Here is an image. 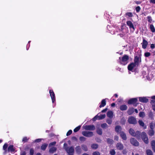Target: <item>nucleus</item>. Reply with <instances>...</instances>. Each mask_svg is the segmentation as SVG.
I'll return each instance as SVG.
<instances>
[{
    "label": "nucleus",
    "instance_id": "obj_1",
    "mask_svg": "<svg viewBox=\"0 0 155 155\" xmlns=\"http://www.w3.org/2000/svg\"><path fill=\"white\" fill-rule=\"evenodd\" d=\"M119 63L121 64L125 65L128 62L129 56L127 55H124L121 58L119 57Z\"/></svg>",
    "mask_w": 155,
    "mask_h": 155
},
{
    "label": "nucleus",
    "instance_id": "obj_2",
    "mask_svg": "<svg viewBox=\"0 0 155 155\" xmlns=\"http://www.w3.org/2000/svg\"><path fill=\"white\" fill-rule=\"evenodd\" d=\"M130 134L132 136L136 137L137 138L140 137L139 135L140 134V132L139 131H137L135 132L134 130L132 128L130 129L129 130Z\"/></svg>",
    "mask_w": 155,
    "mask_h": 155
},
{
    "label": "nucleus",
    "instance_id": "obj_3",
    "mask_svg": "<svg viewBox=\"0 0 155 155\" xmlns=\"http://www.w3.org/2000/svg\"><path fill=\"white\" fill-rule=\"evenodd\" d=\"M82 134L84 136L89 137H91L94 135L93 133L92 132L86 131H82Z\"/></svg>",
    "mask_w": 155,
    "mask_h": 155
},
{
    "label": "nucleus",
    "instance_id": "obj_4",
    "mask_svg": "<svg viewBox=\"0 0 155 155\" xmlns=\"http://www.w3.org/2000/svg\"><path fill=\"white\" fill-rule=\"evenodd\" d=\"M66 151L68 154V155H73L74 152V149L73 147L71 146L69 148H66Z\"/></svg>",
    "mask_w": 155,
    "mask_h": 155
},
{
    "label": "nucleus",
    "instance_id": "obj_5",
    "mask_svg": "<svg viewBox=\"0 0 155 155\" xmlns=\"http://www.w3.org/2000/svg\"><path fill=\"white\" fill-rule=\"evenodd\" d=\"M141 136L144 142L146 144L148 143L149 141L148 138L145 132H143L141 134Z\"/></svg>",
    "mask_w": 155,
    "mask_h": 155
},
{
    "label": "nucleus",
    "instance_id": "obj_6",
    "mask_svg": "<svg viewBox=\"0 0 155 155\" xmlns=\"http://www.w3.org/2000/svg\"><path fill=\"white\" fill-rule=\"evenodd\" d=\"M84 129L87 130H94L95 127L94 125H86L83 126Z\"/></svg>",
    "mask_w": 155,
    "mask_h": 155
},
{
    "label": "nucleus",
    "instance_id": "obj_7",
    "mask_svg": "<svg viewBox=\"0 0 155 155\" xmlns=\"http://www.w3.org/2000/svg\"><path fill=\"white\" fill-rule=\"evenodd\" d=\"M128 122L130 124H135L137 123L136 118L132 116L129 118Z\"/></svg>",
    "mask_w": 155,
    "mask_h": 155
},
{
    "label": "nucleus",
    "instance_id": "obj_8",
    "mask_svg": "<svg viewBox=\"0 0 155 155\" xmlns=\"http://www.w3.org/2000/svg\"><path fill=\"white\" fill-rule=\"evenodd\" d=\"M49 93L51 98L52 102L53 103H54L55 101V97L53 91L52 90H50Z\"/></svg>",
    "mask_w": 155,
    "mask_h": 155
},
{
    "label": "nucleus",
    "instance_id": "obj_9",
    "mask_svg": "<svg viewBox=\"0 0 155 155\" xmlns=\"http://www.w3.org/2000/svg\"><path fill=\"white\" fill-rule=\"evenodd\" d=\"M127 25L129 27L131 30L134 31L135 30V28L132 23L130 21H127L126 22Z\"/></svg>",
    "mask_w": 155,
    "mask_h": 155
},
{
    "label": "nucleus",
    "instance_id": "obj_10",
    "mask_svg": "<svg viewBox=\"0 0 155 155\" xmlns=\"http://www.w3.org/2000/svg\"><path fill=\"white\" fill-rule=\"evenodd\" d=\"M131 143L134 146H137L139 145V143L137 140L134 138H131L130 139Z\"/></svg>",
    "mask_w": 155,
    "mask_h": 155
},
{
    "label": "nucleus",
    "instance_id": "obj_11",
    "mask_svg": "<svg viewBox=\"0 0 155 155\" xmlns=\"http://www.w3.org/2000/svg\"><path fill=\"white\" fill-rule=\"evenodd\" d=\"M116 147L119 150H122L124 148L123 144L120 143H117Z\"/></svg>",
    "mask_w": 155,
    "mask_h": 155
},
{
    "label": "nucleus",
    "instance_id": "obj_12",
    "mask_svg": "<svg viewBox=\"0 0 155 155\" xmlns=\"http://www.w3.org/2000/svg\"><path fill=\"white\" fill-rule=\"evenodd\" d=\"M136 64L134 63H132L128 65V69L130 71H131L136 66Z\"/></svg>",
    "mask_w": 155,
    "mask_h": 155
},
{
    "label": "nucleus",
    "instance_id": "obj_13",
    "mask_svg": "<svg viewBox=\"0 0 155 155\" xmlns=\"http://www.w3.org/2000/svg\"><path fill=\"white\" fill-rule=\"evenodd\" d=\"M15 149L14 148V146L13 145H10L8 148V152H13L15 151Z\"/></svg>",
    "mask_w": 155,
    "mask_h": 155
},
{
    "label": "nucleus",
    "instance_id": "obj_14",
    "mask_svg": "<svg viewBox=\"0 0 155 155\" xmlns=\"http://www.w3.org/2000/svg\"><path fill=\"white\" fill-rule=\"evenodd\" d=\"M137 99L136 98H132L128 101V103L129 104H134L137 102Z\"/></svg>",
    "mask_w": 155,
    "mask_h": 155
},
{
    "label": "nucleus",
    "instance_id": "obj_15",
    "mask_svg": "<svg viewBox=\"0 0 155 155\" xmlns=\"http://www.w3.org/2000/svg\"><path fill=\"white\" fill-rule=\"evenodd\" d=\"M148 42L145 39H143V42L142 43V48L144 49H145L148 45Z\"/></svg>",
    "mask_w": 155,
    "mask_h": 155
},
{
    "label": "nucleus",
    "instance_id": "obj_16",
    "mask_svg": "<svg viewBox=\"0 0 155 155\" xmlns=\"http://www.w3.org/2000/svg\"><path fill=\"white\" fill-rule=\"evenodd\" d=\"M107 116L110 119L112 118L114 116L113 112L111 111H108L107 113Z\"/></svg>",
    "mask_w": 155,
    "mask_h": 155
},
{
    "label": "nucleus",
    "instance_id": "obj_17",
    "mask_svg": "<svg viewBox=\"0 0 155 155\" xmlns=\"http://www.w3.org/2000/svg\"><path fill=\"white\" fill-rule=\"evenodd\" d=\"M139 98L140 101L141 102L147 103L148 101V99L145 97H140Z\"/></svg>",
    "mask_w": 155,
    "mask_h": 155
},
{
    "label": "nucleus",
    "instance_id": "obj_18",
    "mask_svg": "<svg viewBox=\"0 0 155 155\" xmlns=\"http://www.w3.org/2000/svg\"><path fill=\"white\" fill-rule=\"evenodd\" d=\"M57 150V148L55 147H52L49 149V152L50 153H53Z\"/></svg>",
    "mask_w": 155,
    "mask_h": 155
},
{
    "label": "nucleus",
    "instance_id": "obj_19",
    "mask_svg": "<svg viewBox=\"0 0 155 155\" xmlns=\"http://www.w3.org/2000/svg\"><path fill=\"white\" fill-rule=\"evenodd\" d=\"M120 136L123 140H125L127 139L126 134L124 132H120Z\"/></svg>",
    "mask_w": 155,
    "mask_h": 155
},
{
    "label": "nucleus",
    "instance_id": "obj_20",
    "mask_svg": "<svg viewBox=\"0 0 155 155\" xmlns=\"http://www.w3.org/2000/svg\"><path fill=\"white\" fill-rule=\"evenodd\" d=\"M106 104V101L105 99H103L101 101L99 107L101 108L104 106Z\"/></svg>",
    "mask_w": 155,
    "mask_h": 155
},
{
    "label": "nucleus",
    "instance_id": "obj_21",
    "mask_svg": "<svg viewBox=\"0 0 155 155\" xmlns=\"http://www.w3.org/2000/svg\"><path fill=\"white\" fill-rule=\"evenodd\" d=\"M76 151L77 153H80L81 152V149L80 146H76L75 148Z\"/></svg>",
    "mask_w": 155,
    "mask_h": 155
},
{
    "label": "nucleus",
    "instance_id": "obj_22",
    "mask_svg": "<svg viewBox=\"0 0 155 155\" xmlns=\"http://www.w3.org/2000/svg\"><path fill=\"white\" fill-rule=\"evenodd\" d=\"M127 106L125 105H123L120 107V108L121 110H125L127 109Z\"/></svg>",
    "mask_w": 155,
    "mask_h": 155
},
{
    "label": "nucleus",
    "instance_id": "obj_23",
    "mask_svg": "<svg viewBox=\"0 0 155 155\" xmlns=\"http://www.w3.org/2000/svg\"><path fill=\"white\" fill-rule=\"evenodd\" d=\"M138 123L140 126L143 127L144 129L146 128V127L144 125V124L142 120H139Z\"/></svg>",
    "mask_w": 155,
    "mask_h": 155
},
{
    "label": "nucleus",
    "instance_id": "obj_24",
    "mask_svg": "<svg viewBox=\"0 0 155 155\" xmlns=\"http://www.w3.org/2000/svg\"><path fill=\"white\" fill-rule=\"evenodd\" d=\"M48 146V144L47 143H44L42 144L41 147V149L43 150H45L46 148Z\"/></svg>",
    "mask_w": 155,
    "mask_h": 155
},
{
    "label": "nucleus",
    "instance_id": "obj_25",
    "mask_svg": "<svg viewBox=\"0 0 155 155\" xmlns=\"http://www.w3.org/2000/svg\"><path fill=\"white\" fill-rule=\"evenodd\" d=\"M82 149L85 151H86L88 150V148L87 146L84 144H82L81 146Z\"/></svg>",
    "mask_w": 155,
    "mask_h": 155
},
{
    "label": "nucleus",
    "instance_id": "obj_26",
    "mask_svg": "<svg viewBox=\"0 0 155 155\" xmlns=\"http://www.w3.org/2000/svg\"><path fill=\"white\" fill-rule=\"evenodd\" d=\"M134 111V109L133 108H129L127 111V113L129 115L131 114Z\"/></svg>",
    "mask_w": 155,
    "mask_h": 155
},
{
    "label": "nucleus",
    "instance_id": "obj_27",
    "mask_svg": "<svg viewBox=\"0 0 155 155\" xmlns=\"http://www.w3.org/2000/svg\"><path fill=\"white\" fill-rule=\"evenodd\" d=\"M139 58L137 56H136L134 58V63L136 64H138L139 61Z\"/></svg>",
    "mask_w": 155,
    "mask_h": 155
},
{
    "label": "nucleus",
    "instance_id": "obj_28",
    "mask_svg": "<svg viewBox=\"0 0 155 155\" xmlns=\"http://www.w3.org/2000/svg\"><path fill=\"white\" fill-rule=\"evenodd\" d=\"M115 130L117 132H119L121 131V128L120 126H117L115 127Z\"/></svg>",
    "mask_w": 155,
    "mask_h": 155
},
{
    "label": "nucleus",
    "instance_id": "obj_29",
    "mask_svg": "<svg viewBox=\"0 0 155 155\" xmlns=\"http://www.w3.org/2000/svg\"><path fill=\"white\" fill-rule=\"evenodd\" d=\"M151 144L153 150L155 152V141H152Z\"/></svg>",
    "mask_w": 155,
    "mask_h": 155
},
{
    "label": "nucleus",
    "instance_id": "obj_30",
    "mask_svg": "<svg viewBox=\"0 0 155 155\" xmlns=\"http://www.w3.org/2000/svg\"><path fill=\"white\" fill-rule=\"evenodd\" d=\"M150 28L152 32H155V29L153 25H150Z\"/></svg>",
    "mask_w": 155,
    "mask_h": 155
},
{
    "label": "nucleus",
    "instance_id": "obj_31",
    "mask_svg": "<svg viewBox=\"0 0 155 155\" xmlns=\"http://www.w3.org/2000/svg\"><path fill=\"white\" fill-rule=\"evenodd\" d=\"M81 127V126L79 125L75 128L74 130V132L76 133L79 130Z\"/></svg>",
    "mask_w": 155,
    "mask_h": 155
},
{
    "label": "nucleus",
    "instance_id": "obj_32",
    "mask_svg": "<svg viewBox=\"0 0 155 155\" xmlns=\"http://www.w3.org/2000/svg\"><path fill=\"white\" fill-rule=\"evenodd\" d=\"M106 115L105 114L101 115L98 116H97V118L99 120H101L103 119L105 117Z\"/></svg>",
    "mask_w": 155,
    "mask_h": 155
},
{
    "label": "nucleus",
    "instance_id": "obj_33",
    "mask_svg": "<svg viewBox=\"0 0 155 155\" xmlns=\"http://www.w3.org/2000/svg\"><path fill=\"white\" fill-rule=\"evenodd\" d=\"M79 140L81 142H84L86 140V138L84 137L81 136L79 137Z\"/></svg>",
    "mask_w": 155,
    "mask_h": 155
},
{
    "label": "nucleus",
    "instance_id": "obj_34",
    "mask_svg": "<svg viewBox=\"0 0 155 155\" xmlns=\"http://www.w3.org/2000/svg\"><path fill=\"white\" fill-rule=\"evenodd\" d=\"M91 148L92 149H97V144H92L91 146Z\"/></svg>",
    "mask_w": 155,
    "mask_h": 155
},
{
    "label": "nucleus",
    "instance_id": "obj_35",
    "mask_svg": "<svg viewBox=\"0 0 155 155\" xmlns=\"http://www.w3.org/2000/svg\"><path fill=\"white\" fill-rule=\"evenodd\" d=\"M147 154V155H153L152 151L150 150H148L146 151Z\"/></svg>",
    "mask_w": 155,
    "mask_h": 155
},
{
    "label": "nucleus",
    "instance_id": "obj_36",
    "mask_svg": "<svg viewBox=\"0 0 155 155\" xmlns=\"http://www.w3.org/2000/svg\"><path fill=\"white\" fill-rule=\"evenodd\" d=\"M8 147V144L7 143L4 144L3 146V149L4 150L6 151Z\"/></svg>",
    "mask_w": 155,
    "mask_h": 155
},
{
    "label": "nucleus",
    "instance_id": "obj_37",
    "mask_svg": "<svg viewBox=\"0 0 155 155\" xmlns=\"http://www.w3.org/2000/svg\"><path fill=\"white\" fill-rule=\"evenodd\" d=\"M155 127V124L154 123H151L150 124V128L153 130Z\"/></svg>",
    "mask_w": 155,
    "mask_h": 155
},
{
    "label": "nucleus",
    "instance_id": "obj_38",
    "mask_svg": "<svg viewBox=\"0 0 155 155\" xmlns=\"http://www.w3.org/2000/svg\"><path fill=\"white\" fill-rule=\"evenodd\" d=\"M107 142L109 144H112L113 143L114 141L111 139H108L107 140Z\"/></svg>",
    "mask_w": 155,
    "mask_h": 155
},
{
    "label": "nucleus",
    "instance_id": "obj_39",
    "mask_svg": "<svg viewBox=\"0 0 155 155\" xmlns=\"http://www.w3.org/2000/svg\"><path fill=\"white\" fill-rule=\"evenodd\" d=\"M154 134V132L153 130H150L149 132V134L150 136H152Z\"/></svg>",
    "mask_w": 155,
    "mask_h": 155
},
{
    "label": "nucleus",
    "instance_id": "obj_40",
    "mask_svg": "<svg viewBox=\"0 0 155 155\" xmlns=\"http://www.w3.org/2000/svg\"><path fill=\"white\" fill-rule=\"evenodd\" d=\"M139 115L140 117H143L145 116V114L143 112H140L139 114Z\"/></svg>",
    "mask_w": 155,
    "mask_h": 155
},
{
    "label": "nucleus",
    "instance_id": "obj_41",
    "mask_svg": "<svg viewBox=\"0 0 155 155\" xmlns=\"http://www.w3.org/2000/svg\"><path fill=\"white\" fill-rule=\"evenodd\" d=\"M56 143V141H54L52 142H51L49 143V147H51V146L55 145Z\"/></svg>",
    "mask_w": 155,
    "mask_h": 155
},
{
    "label": "nucleus",
    "instance_id": "obj_42",
    "mask_svg": "<svg viewBox=\"0 0 155 155\" xmlns=\"http://www.w3.org/2000/svg\"><path fill=\"white\" fill-rule=\"evenodd\" d=\"M115 152L114 149L111 150L110 151V153L111 155H114L115 154Z\"/></svg>",
    "mask_w": 155,
    "mask_h": 155
},
{
    "label": "nucleus",
    "instance_id": "obj_43",
    "mask_svg": "<svg viewBox=\"0 0 155 155\" xmlns=\"http://www.w3.org/2000/svg\"><path fill=\"white\" fill-rule=\"evenodd\" d=\"M126 16L129 17H131L133 16V15L131 12H127L126 14Z\"/></svg>",
    "mask_w": 155,
    "mask_h": 155
},
{
    "label": "nucleus",
    "instance_id": "obj_44",
    "mask_svg": "<svg viewBox=\"0 0 155 155\" xmlns=\"http://www.w3.org/2000/svg\"><path fill=\"white\" fill-rule=\"evenodd\" d=\"M147 18L148 22L150 23H151L152 21L151 17L150 16H148Z\"/></svg>",
    "mask_w": 155,
    "mask_h": 155
},
{
    "label": "nucleus",
    "instance_id": "obj_45",
    "mask_svg": "<svg viewBox=\"0 0 155 155\" xmlns=\"http://www.w3.org/2000/svg\"><path fill=\"white\" fill-rule=\"evenodd\" d=\"M72 130H69L66 134V135L67 136L70 135L72 133Z\"/></svg>",
    "mask_w": 155,
    "mask_h": 155
},
{
    "label": "nucleus",
    "instance_id": "obj_46",
    "mask_svg": "<svg viewBox=\"0 0 155 155\" xmlns=\"http://www.w3.org/2000/svg\"><path fill=\"white\" fill-rule=\"evenodd\" d=\"M34 153V150L33 149L31 148L30 150V155H33Z\"/></svg>",
    "mask_w": 155,
    "mask_h": 155
},
{
    "label": "nucleus",
    "instance_id": "obj_47",
    "mask_svg": "<svg viewBox=\"0 0 155 155\" xmlns=\"http://www.w3.org/2000/svg\"><path fill=\"white\" fill-rule=\"evenodd\" d=\"M101 127L103 128H105L107 127V125L106 124L104 123L101 125Z\"/></svg>",
    "mask_w": 155,
    "mask_h": 155
},
{
    "label": "nucleus",
    "instance_id": "obj_48",
    "mask_svg": "<svg viewBox=\"0 0 155 155\" xmlns=\"http://www.w3.org/2000/svg\"><path fill=\"white\" fill-rule=\"evenodd\" d=\"M106 122L108 124H111L112 122V120L110 119H107Z\"/></svg>",
    "mask_w": 155,
    "mask_h": 155
},
{
    "label": "nucleus",
    "instance_id": "obj_49",
    "mask_svg": "<svg viewBox=\"0 0 155 155\" xmlns=\"http://www.w3.org/2000/svg\"><path fill=\"white\" fill-rule=\"evenodd\" d=\"M28 139L27 137H24L22 139V141L24 142H26L27 141Z\"/></svg>",
    "mask_w": 155,
    "mask_h": 155
},
{
    "label": "nucleus",
    "instance_id": "obj_50",
    "mask_svg": "<svg viewBox=\"0 0 155 155\" xmlns=\"http://www.w3.org/2000/svg\"><path fill=\"white\" fill-rule=\"evenodd\" d=\"M151 103L152 104V107L155 106V100H152L151 101Z\"/></svg>",
    "mask_w": 155,
    "mask_h": 155
},
{
    "label": "nucleus",
    "instance_id": "obj_51",
    "mask_svg": "<svg viewBox=\"0 0 155 155\" xmlns=\"http://www.w3.org/2000/svg\"><path fill=\"white\" fill-rule=\"evenodd\" d=\"M150 55V54L148 52L145 53L144 55L146 57H148Z\"/></svg>",
    "mask_w": 155,
    "mask_h": 155
},
{
    "label": "nucleus",
    "instance_id": "obj_52",
    "mask_svg": "<svg viewBox=\"0 0 155 155\" xmlns=\"http://www.w3.org/2000/svg\"><path fill=\"white\" fill-rule=\"evenodd\" d=\"M97 134L100 135H101L102 134V131L101 129H97Z\"/></svg>",
    "mask_w": 155,
    "mask_h": 155
},
{
    "label": "nucleus",
    "instance_id": "obj_53",
    "mask_svg": "<svg viewBox=\"0 0 155 155\" xmlns=\"http://www.w3.org/2000/svg\"><path fill=\"white\" fill-rule=\"evenodd\" d=\"M64 147L65 150H66V148H69V147H68V144L67 143H64Z\"/></svg>",
    "mask_w": 155,
    "mask_h": 155
},
{
    "label": "nucleus",
    "instance_id": "obj_54",
    "mask_svg": "<svg viewBox=\"0 0 155 155\" xmlns=\"http://www.w3.org/2000/svg\"><path fill=\"white\" fill-rule=\"evenodd\" d=\"M140 10V8L139 6H137L136 8V10L137 12H138Z\"/></svg>",
    "mask_w": 155,
    "mask_h": 155
},
{
    "label": "nucleus",
    "instance_id": "obj_55",
    "mask_svg": "<svg viewBox=\"0 0 155 155\" xmlns=\"http://www.w3.org/2000/svg\"><path fill=\"white\" fill-rule=\"evenodd\" d=\"M71 140H74L75 141H77V139L75 137H71Z\"/></svg>",
    "mask_w": 155,
    "mask_h": 155
},
{
    "label": "nucleus",
    "instance_id": "obj_56",
    "mask_svg": "<svg viewBox=\"0 0 155 155\" xmlns=\"http://www.w3.org/2000/svg\"><path fill=\"white\" fill-rule=\"evenodd\" d=\"M41 140V139H38L35 140V142H40Z\"/></svg>",
    "mask_w": 155,
    "mask_h": 155
},
{
    "label": "nucleus",
    "instance_id": "obj_57",
    "mask_svg": "<svg viewBox=\"0 0 155 155\" xmlns=\"http://www.w3.org/2000/svg\"><path fill=\"white\" fill-rule=\"evenodd\" d=\"M97 120V115L92 119V120L93 121H95Z\"/></svg>",
    "mask_w": 155,
    "mask_h": 155
},
{
    "label": "nucleus",
    "instance_id": "obj_58",
    "mask_svg": "<svg viewBox=\"0 0 155 155\" xmlns=\"http://www.w3.org/2000/svg\"><path fill=\"white\" fill-rule=\"evenodd\" d=\"M150 48H152V49H153L154 48H155V44H151V46H150Z\"/></svg>",
    "mask_w": 155,
    "mask_h": 155
},
{
    "label": "nucleus",
    "instance_id": "obj_59",
    "mask_svg": "<svg viewBox=\"0 0 155 155\" xmlns=\"http://www.w3.org/2000/svg\"><path fill=\"white\" fill-rule=\"evenodd\" d=\"M119 139L118 137L117 136H115L114 137V140H118Z\"/></svg>",
    "mask_w": 155,
    "mask_h": 155
},
{
    "label": "nucleus",
    "instance_id": "obj_60",
    "mask_svg": "<svg viewBox=\"0 0 155 155\" xmlns=\"http://www.w3.org/2000/svg\"><path fill=\"white\" fill-rule=\"evenodd\" d=\"M26 153L25 151H23L21 153L20 155H26Z\"/></svg>",
    "mask_w": 155,
    "mask_h": 155
},
{
    "label": "nucleus",
    "instance_id": "obj_61",
    "mask_svg": "<svg viewBox=\"0 0 155 155\" xmlns=\"http://www.w3.org/2000/svg\"><path fill=\"white\" fill-rule=\"evenodd\" d=\"M107 110V108H106L105 109L102 110L101 111V112L102 113L105 112H106Z\"/></svg>",
    "mask_w": 155,
    "mask_h": 155
},
{
    "label": "nucleus",
    "instance_id": "obj_62",
    "mask_svg": "<svg viewBox=\"0 0 155 155\" xmlns=\"http://www.w3.org/2000/svg\"><path fill=\"white\" fill-rule=\"evenodd\" d=\"M150 2L155 4V0H150Z\"/></svg>",
    "mask_w": 155,
    "mask_h": 155
},
{
    "label": "nucleus",
    "instance_id": "obj_63",
    "mask_svg": "<svg viewBox=\"0 0 155 155\" xmlns=\"http://www.w3.org/2000/svg\"><path fill=\"white\" fill-rule=\"evenodd\" d=\"M93 155H97V151L94 152L93 153Z\"/></svg>",
    "mask_w": 155,
    "mask_h": 155
},
{
    "label": "nucleus",
    "instance_id": "obj_64",
    "mask_svg": "<svg viewBox=\"0 0 155 155\" xmlns=\"http://www.w3.org/2000/svg\"><path fill=\"white\" fill-rule=\"evenodd\" d=\"M151 98L153 100H155V96H152L151 97Z\"/></svg>",
    "mask_w": 155,
    "mask_h": 155
}]
</instances>
